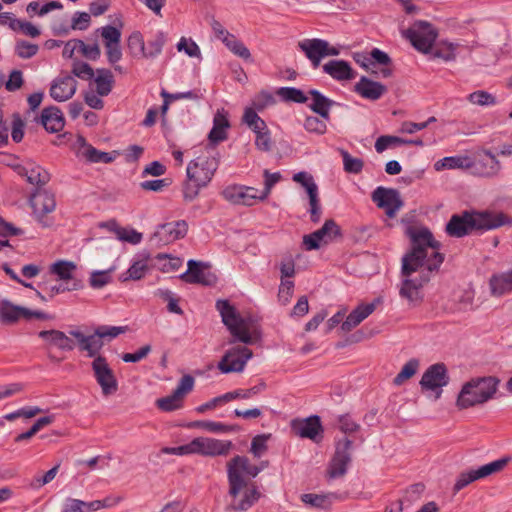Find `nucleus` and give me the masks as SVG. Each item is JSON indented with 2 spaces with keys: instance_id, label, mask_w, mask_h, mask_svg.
Masks as SVG:
<instances>
[{
  "instance_id": "1",
  "label": "nucleus",
  "mask_w": 512,
  "mask_h": 512,
  "mask_svg": "<svg viewBox=\"0 0 512 512\" xmlns=\"http://www.w3.org/2000/svg\"><path fill=\"white\" fill-rule=\"evenodd\" d=\"M407 234L411 250L402 258L403 280L399 294L408 302L416 303L421 301V289L429 282L430 273L443 263L444 255L438 252L440 243L434 240L429 229L409 228Z\"/></svg>"
},
{
  "instance_id": "2",
  "label": "nucleus",
  "mask_w": 512,
  "mask_h": 512,
  "mask_svg": "<svg viewBox=\"0 0 512 512\" xmlns=\"http://www.w3.org/2000/svg\"><path fill=\"white\" fill-rule=\"evenodd\" d=\"M505 216L501 213L463 211L453 214L446 224L445 231L451 237L461 238L473 231H486L505 224Z\"/></svg>"
},
{
  "instance_id": "3",
  "label": "nucleus",
  "mask_w": 512,
  "mask_h": 512,
  "mask_svg": "<svg viewBox=\"0 0 512 512\" xmlns=\"http://www.w3.org/2000/svg\"><path fill=\"white\" fill-rule=\"evenodd\" d=\"M218 165V158L209 152L189 162L186 168L187 180L183 185L185 201H192L198 196L200 190L212 180Z\"/></svg>"
},
{
  "instance_id": "4",
  "label": "nucleus",
  "mask_w": 512,
  "mask_h": 512,
  "mask_svg": "<svg viewBox=\"0 0 512 512\" xmlns=\"http://www.w3.org/2000/svg\"><path fill=\"white\" fill-rule=\"evenodd\" d=\"M498 380L495 377L474 378L466 382L457 398V406L467 409L490 400L497 391Z\"/></svg>"
},
{
  "instance_id": "5",
  "label": "nucleus",
  "mask_w": 512,
  "mask_h": 512,
  "mask_svg": "<svg viewBox=\"0 0 512 512\" xmlns=\"http://www.w3.org/2000/svg\"><path fill=\"white\" fill-rule=\"evenodd\" d=\"M216 309L222 317V322L233 336V339L229 341L230 344L236 341L253 344L257 341L258 336L255 332H250L247 320L241 317L227 300H218Z\"/></svg>"
},
{
  "instance_id": "6",
  "label": "nucleus",
  "mask_w": 512,
  "mask_h": 512,
  "mask_svg": "<svg viewBox=\"0 0 512 512\" xmlns=\"http://www.w3.org/2000/svg\"><path fill=\"white\" fill-rule=\"evenodd\" d=\"M405 36L416 50L424 54H429L438 33L430 23L426 21H416L407 29Z\"/></svg>"
},
{
  "instance_id": "7",
  "label": "nucleus",
  "mask_w": 512,
  "mask_h": 512,
  "mask_svg": "<svg viewBox=\"0 0 512 512\" xmlns=\"http://www.w3.org/2000/svg\"><path fill=\"white\" fill-rule=\"evenodd\" d=\"M91 369L95 381L101 388L103 396L107 397L117 392V378L104 356H97L93 359Z\"/></svg>"
},
{
  "instance_id": "8",
  "label": "nucleus",
  "mask_w": 512,
  "mask_h": 512,
  "mask_svg": "<svg viewBox=\"0 0 512 512\" xmlns=\"http://www.w3.org/2000/svg\"><path fill=\"white\" fill-rule=\"evenodd\" d=\"M252 357L251 349L240 345L234 346L224 353L217 367L224 374L239 373L244 370L247 361Z\"/></svg>"
},
{
  "instance_id": "9",
  "label": "nucleus",
  "mask_w": 512,
  "mask_h": 512,
  "mask_svg": "<svg viewBox=\"0 0 512 512\" xmlns=\"http://www.w3.org/2000/svg\"><path fill=\"white\" fill-rule=\"evenodd\" d=\"M341 237L340 226L333 219H328L320 229L308 235H304L303 244L306 250H316L319 249L322 244H328Z\"/></svg>"
},
{
  "instance_id": "10",
  "label": "nucleus",
  "mask_w": 512,
  "mask_h": 512,
  "mask_svg": "<svg viewBox=\"0 0 512 512\" xmlns=\"http://www.w3.org/2000/svg\"><path fill=\"white\" fill-rule=\"evenodd\" d=\"M252 464L244 456H235L227 464V477L229 482V495H235L246 487L247 480L244 475L248 473Z\"/></svg>"
},
{
  "instance_id": "11",
  "label": "nucleus",
  "mask_w": 512,
  "mask_h": 512,
  "mask_svg": "<svg viewBox=\"0 0 512 512\" xmlns=\"http://www.w3.org/2000/svg\"><path fill=\"white\" fill-rule=\"evenodd\" d=\"M449 380L446 366L443 363H436L425 370L419 384L422 390L435 391L438 399L442 394V388L448 385Z\"/></svg>"
},
{
  "instance_id": "12",
  "label": "nucleus",
  "mask_w": 512,
  "mask_h": 512,
  "mask_svg": "<svg viewBox=\"0 0 512 512\" xmlns=\"http://www.w3.org/2000/svg\"><path fill=\"white\" fill-rule=\"evenodd\" d=\"M194 382L191 375H184L171 395L156 401L157 407L164 412H172L182 408L183 399L186 394L193 390Z\"/></svg>"
},
{
  "instance_id": "13",
  "label": "nucleus",
  "mask_w": 512,
  "mask_h": 512,
  "mask_svg": "<svg viewBox=\"0 0 512 512\" xmlns=\"http://www.w3.org/2000/svg\"><path fill=\"white\" fill-rule=\"evenodd\" d=\"M371 199L379 208L385 210L389 218H394L404 205L399 191L394 188L379 186L372 192Z\"/></svg>"
},
{
  "instance_id": "14",
  "label": "nucleus",
  "mask_w": 512,
  "mask_h": 512,
  "mask_svg": "<svg viewBox=\"0 0 512 512\" xmlns=\"http://www.w3.org/2000/svg\"><path fill=\"white\" fill-rule=\"evenodd\" d=\"M352 441L344 438L336 444L335 454L329 464L327 475L335 479L342 477L347 472V467L351 462Z\"/></svg>"
},
{
  "instance_id": "15",
  "label": "nucleus",
  "mask_w": 512,
  "mask_h": 512,
  "mask_svg": "<svg viewBox=\"0 0 512 512\" xmlns=\"http://www.w3.org/2000/svg\"><path fill=\"white\" fill-rule=\"evenodd\" d=\"M188 224L185 220L161 224L150 238L156 245H166L186 236Z\"/></svg>"
},
{
  "instance_id": "16",
  "label": "nucleus",
  "mask_w": 512,
  "mask_h": 512,
  "mask_svg": "<svg viewBox=\"0 0 512 512\" xmlns=\"http://www.w3.org/2000/svg\"><path fill=\"white\" fill-rule=\"evenodd\" d=\"M20 318L24 319H47L48 316L41 311H33L28 308L13 304L7 299L0 301V320L4 324H13Z\"/></svg>"
},
{
  "instance_id": "17",
  "label": "nucleus",
  "mask_w": 512,
  "mask_h": 512,
  "mask_svg": "<svg viewBox=\"0 0 512 512\" xmlns=\"http://www.w3.org/2000/svg\"><path fill=\"white\" fill-rule=\"evenodd\" d=\"M194 446V454L203 456H225L227 455L233 444L229 440H219L208 437H198L192 440Z\"/></svg>"
},
{
  "instance_id": "18",
  "label": "nucleus",
  "mask_w": 512,
  "mask_h": 512,
  "mask_svg": "<svg viewBox=\"0 0 512 512\" xmlns=\"http://www.w3.org/2000/svg\"><path fill=\"white\" fill-rule=\"evenodd\" d=\"M187 265L188 270L180 275L183 281L205 286H211L216 283L217 278L214 273L209 271L207 264L191 259Z\"/></svg>"
},
{
  "instance_id": "19",
  "label": "nucleus",
  "mask_w": 512,
  "mask_h": 512,
  "mask_svg": "<svg viewBox=\"0 0 512 512\" xmlns=\"http://www.w3.org/2000/svg\"><path fill=\"white\" fill-rule=\"evenodd\" d=\"M222 196L228 202L236 205L252 206L259 200V191L254 187L230 185L222 191Z\"/></svg>"
},
{
  "instance_id": "20",
  "label": "nucleus",
  "mask_w": 512,
  "mask_h": 512,
  "mask_svg": "<svg viewBox=\"0 0 512 512\" xmlns=\"http://www.w3.org/2000/svg\"><path fill=\"white\" fill-rule=\"evenodd\" d=\"M266 388L265 383H259L256 386H253L249 389H238L235 391L227 392L221 396L215 397L208 401L207 403H204L197 407V412L203 413L206 410L212 409L216 407L220 403L229 402L234 399H248L251 398L254 395L259 394Z\"/></svg>"
},
{
  "instance_id": "21",
  "label": "nucleus",
  "mask_w": 512,
  "mask_h": 512,
  "mask_svg": "<svg viewBox=\"0 0 512 512\" xmlns=\"http://www.w3.org/2000/svg\"><path fill=\"white\" fill-rule=\"evenodd\" d=\"M33 213L37 219L42 222L44 226H48V223L43 221V217L54 211L56 202L54 195L46 190L38 189L30 199Z\"/></svg>"
},
{
  "instance_id": "22",
  "label": "nucleus",
  "mask_w": 512,
  "mask_h": 512,
  "mask_svg": "<svg viewBox=\"0 0 512 512\" xmlns=\"http://www.w3.org/2000/svg\"><path fill=\"white\" fill-rule=\"evenodd\" d=\"M77 89V81L70 75L56 78L50 87V96L58 102H64L73 97Z\"/></svg>"
},
{
  "instance_id": "23",
  "label": "nucleus",
  "mask_w": 512,
  "mask_h": 512,
  "mask_svg": "<svg viewBox=\"0 0 512 512\" xmlns=\"http://www.w3.org/2000/svg\"><path fill=\"white\" fill-rule=\"evenodd\" d=\"M292 430L301 438L316 440L317 436L322 432V425L319 416L314 415L305 419H297L292 421Z\"/></svg>"
},
{
  "instance_id": "24",
  "label": "nucleus",
  "mask_w": 512,
  "mask_h": 512,
  "mask_svg": "<svg viewBox=\"0 0 512 512\" xmlns=\"http://www.w3.org/2000/svg\"><path fill=\"white\" fill-rule=\"evenodd\" d=\"M298 47L311 61L314 68L320 65L321 59L325 57L327 41L319 38L304 39L298 42Z\"/></svg>"
},
{
  "instance_id": "25",
  "label": "nucleus",
  "mask_w": 512,
  "mask_h": 512,
  "mask_svg": "<svg viewBox=\"0 0 512 512\" xmlns=\"http://www.w3.org/2000/svg\"><path fill=\"white\" fill-rule=\"evenodd\" d=\"M230 496L232 501L228 506L229 510L246 511L258 501L260 493L254 486H248L246 483V487Z\"/></svg>"
},
{
  "instance_id": "26",
  "label": "nucleus",
  "mask_w": 512,
  "mask_h": 512,
  "mask_svg": "<svg viewBox=\"0 0 512 512\" xmlns=\"http://www.w3.org/2000/svg\"><path fill=\"white\" fill-rule=\"evenodd\" d=\"M69 333L77 340L79 349L87 352L88 357L95 359L97 356H101L99 352L104 346V341L101 340L96 331L88 336L79 330H71Z\"/></svg>"
},
{
  "instance_id": "27",
  "label": "nucleus",
  "mask_w": 512,
  "mask_h": 512,
  "mask_svg": "<svg viewBox=\"0 0 512 512\" xmlns=\"http://www.w3.org/2000/svg\"><path fill=\"white\" fill-rule=\"evenodd\" d=\"M380 303V299H375L368 304H360L347 316L346 320L342 323L341 329L343 332H349L365 320L370 314L374 312L376 306Z\"/></svg>"
},
{
  "instance_id": "28",
  "label": "nucleus",
  "mask_w": 512,
  "mask_h": 512,
  "mask_svg": "<svg viewBox=\"0 0 512 512\" xmlns=\"http://www.w3.org/2000/svg\"><path fill=\"white\" fill-rule=\"evenodd\" d=\"M230 124L227 118V113L224 109L217 110L214 119H213V127L211 131L209 132L208 139H209V145L207 146L208 149H213L211 146H214L218 144L219 142H222L226 140L227 138V132L226 130L229 128Z\"/></svg>"
},
{
  "instance_id": "29",
  "label": "nucleus",
  "mask_w": 512,
  "mask_h": 512,
  "mask_svg": "<svg viewBox=\"0 0 512 512\" xmlns=\"http://www.w3.org/2000/svg\"><path fill=\"white\" fill-rule=\"evenodd\" d=\"M355 91L363 98L375 101L380 99L387 92V88L380 82L362 76L355 85Z\"/></svg>"
},
{
  "instance_id": "30",
  "label": "nucleus",
  "mask_w": 512,
  "mask_h": 512,
  "mask_svg": "<svg viewBox=\"0 0 512 512\" xmlns=\"http://www.w3.org/2000/svg\"><path fill=\"white\" fill-rule=\"evenodd\" d=\"M484 154L488 159H478L474 162L471 161L470 169L473 174L478 176H495L500 170V162L490 151H485Z\"/></svg>"
},
{
  "instance_id": "31",
  "label": "nucleus",
  "mask_w": 512,
  "mask_h": 512,
  "mask_svg": "<svg viewBox=\"0 0 512 512\" xmlns=\"http://www.w3.org/2000/svg\"><path fill=\"white\" fill-rule=\"evenodd\" d=\"M40 122L45 130L50 133L61 131L65 124L63 113L56 106L44 108L41 113Z\"/></svg>"
},
{
  "instance_id": "32",
  "label": "nucleus",
  "mask_w": 512,
  "mask_h": 512,
  "mask_svg": "<svg viewBox=\"0 0 512 512\" xmlns=\"http://www.w3.org/2000/svg\"><path fill=\"white\" fill-rule=\"evenodd\" d=\"M308 94L311 97V103L308 107L324 120H330V109L337 103L315 89L309 90Z\"/></svg>"
},
{
  "instance_id": "33",
  "label": "nucleus",
  "mask_w": 512,
  "mask_h": 512,
  "mask_svg": "<svg viewBox=\"0 0 512 512\" xmlns=\"http://www.w3.org/2000/svg\"><path fill=\"white\" fill-rule=\"evenodd\" d=\"M38 336L45 340L48 345L63 351H71L75 347L73 340L60 330H43L38 333Z\"/></svg>"
},
{
  "instance_id": "34",
  "label": "nucleus",
  "mask_w": 512,
  "mask_h": 512,
  "mask_svg": "<svg viewBox=\"0 0 512 512\" xmlns=\"http://www.w3.org/2000/svg\"><path fill=\"white\" fill-rule=\"evenodd\" d=\"M323 71L338 81L350 80L355 73L350 64L344 60H331L323 65Z\"/></svg>"
},
{
  "instance_id": "35",
  "label": "nucleus",
  "mask_w": 512,
  "mask_h": 512,
  "mask_svg": "<svg viewBox=\"0 0 512 512\" xmlns=\"http://www.w3.org/2000/svg\"><path fill=\"white\" fill-rule=\"evenodd\" d=\"M73 150L78 158L85 159L88 162L95 163L97 161L99 150L86 142V139L78 135L73 143Z\"/></svg>"
},
{
  "instance_id": "36",
  "label": "nucleus",
  "mask_w": 512,
  "mask_h": 512,
  "mask_svg": "<svg viewBox=\"0 0 512 512\" xmlns=\"http://www.w3.org/2000/svg\"><path fill=\"white\" fill-rule=\"evenodd\" d=\"M491 292L495 296H501L512 291V270L494 275L490 279Z\"/></svg>"
},
{
  "instance_id": "37",
  "label": "nucleus",
  "mask_w": 512,
  "mask_h": 512,
  "mask_svg": "<svg viewBox=\"0 0 512 512\" xmlns=\"http://www.w3.org/2000/svg\"><path fill=\"white\" fill-rule=\"evenodd\" d=\"M97 75L94 78L96 84V92L100 96H107L114 84V77L109 69L101 68L97 69Z\"/></svg>"
},
{
  "instance_id": "38",
  "label": "nucleus",
  "mask_w": 512,
  "mask_h": 512,
  "mask_svg": "<svg viewBox=\"0 0 512 512\" xmlns=\"http://www.w3.org/2000/svg\"><path fill=\"white\" fill-rule=\"evenodd\" d=\"M338 496L335 493L328 494H313L307 493L301 495V500L307 505L312 507L321 508V509H329L334 500H336Z\"/></svg>"
},
{
  "instance_id": "39",
  "label": "nucleus",
  "mask_w": 512,
  "mask_h": 512,
  "mask_svg": "<svg viewBox=\"0 0 512 512\" xmlns=\"http://www.w3.org/2000/svg\"><path fill=\"white\" fill-rule=\"evenodd\" d=\"M471 159L467 156H449L438 160L434 164L436 171L444 169H470Z\"/></svg>"
},
{
  "instance_id": "40",
  "label": "nucleus",
  "mask_w": 512,
  "mask_h": 512,
  "mask_svg": "<svg viewBox=\"0 0 512 512\" xmlns=\"http://www.w3.org/2000/svg\"><path fill=\"white\" fill-rule=\"evenodd\" d=\"M167 40V36L162 31H156L151 35L150 39L147 41V46H145V58H155L161 52L162 48L165 45Z\"/></svg>"
},
{
  "instance_id": "41",
  "label": "nucleus",
  "mask_w": 512,
  "mask_h": 512,
  "mask_svg": "<svg viewBox=\"0 0 512 512\" xmlns=\"http://www.w3.org/2000/svg\"><path fill=\"white\" fill-rule=\"evenodd\" d=\"M456 49L457 44L443 41L438 43L435 47L432 46V49L429 53L433 58H439L444 61H453L456 58Z\"/></svg>"
},
{
  "instance_id": "42",
  "label": "nucleus",
  "mask_w": 512,
  "mask_h": 512,
  "mask_svg": "<svg viewBox=\"0 0 512 512\" xmlns=\"http://www.w3.org/2000/svg\"><path fill=\"white\" fill-rule=\"evenodd\" d=\"M109 225L120 241L136 245L142 240V234L135 229L128 230L126 228L119 227L116 222H112Z\"/></svg>"
},
{
  "instance_id": "43",
  "label": "nucleus",
  "mask_w": 512,
  "mask_h": 512,
  "mask_svg": "<svg viewBox=\"0 0 512 512\" xmlns=\"http://www.w3.org/2000/svg\"><path fill=\"white\" fill-rule=\"evenodd\" d=\"M509 461H510L509 457H503V458L497 459L493 462H490L488 464H485V465L475 469L476 474L479 479H483L492 474L502 471L506 467V465L509 463Z\"/></svg>"
},
{
  "instance_id": "44",
  "label": "nucleus",
  "mask_w": 512,
  "mask_h": 512,
  "mask_svg": "<svg viewBox=\"0 0 512 512\" xmlns=\"http://www.w3.org/2000/svg\"><path fill=\"white\" fill-rule=\"evenodd\" d=\"M148 269L147 263L145 260L135 261L129 269L120 276V280L122 282L128 280H140L144 277L146 271Z\"/></svg>"
},
{
  "instance_id": "45",
  "label": "nucleus",
  "mask_w": 512,
  "mask_h": 512,
  "mask_svg": "<svg viewBox=\"0 0 512 512\" xmlns=\"http://www.w3.org/2000/svg\"><path fill=\"white\" fill-rule=\"evenodd\" d=\"M76 270V265L71 261L60 260L51 265L50 271L57 275L61 280H69L72 273Z\"/></svg>"
},
{
  "instance_id": "46",
  "label": "nucleus",
  "mask_w": 512,
  "mask_h": 512,
  "mask_svg": "<svg viewBox=\"0 0 512 512\" xmlns=\"http://www.w3.org/2000/svg\"><path fill=\"white\" fill-rule=\"evenodd\" d=\"M277 95L287 102L306 103L308 100L303 91L295 87H281L277 90Z\"/></svg>"
},
{
  "instance_id": "47",
  "label": "nucleus",
  "mask_w": 512,
  "mask_h": 512,
  "mask_svg": "<svg viewBox=\"0 0 512 512\" xmlns=\"http://www.w3.org/2000/svg\"><path fill=\"white\" fill-rule=\"evenodd\" d=\"M419 368V360L412 358L405 363L401 371L396 375L393 383L397 386L401 385L405 380L414 376Z\"/></svg>"
},
{
  "instance_id": "48",
  "label": "nucleus",
  "mask_w": 512,
  "mask_h": 512,
  "mask_svg": "<svg viewBox=\"0 0 512 512\" xmlns=\"http://www.w3.org/2000/svg\"><path fill=\"white\" fill-rule=\"evenodd\" d=\"M26 179L30 184L45 185L49 179V173L40 166L29 167V171H26Z\"/></svg>"
},
{
  "instance_id": "49",
  "label": "nucleus",
  "mask_w": 512,
  "mask_h": 512,
  "mask_svg": "<svg viewBox=\"0 0 512 512\" xmlns=\"http://www.w3.org/2000/svg\"><path fill=\"white\" fill-rule=\"evenodd\" d=\"M128 49L130 53L135 57H145V43L143 36L140 32L135 31L129 37L127 41Z\"/></svg>"
},
{
  "instance_id": "50",
  "label": "nucleus",
  "mask_w": 512,
  "mask_h": 512,
  "mask_svg": "<svg viewBox=\"0 0 512 512\" xmlns=\"http://www.w3.org/2000/svg\"><path fill=\"white\" fill-rule=\"evenodd\" d=\"M72 74L81 80H92L95 76L93 68L86 62L74 60L72 63Z\"/></svg>"
},
{
  "instance_id": "51",
  "label": "nucleus",
  "mask_w": 512,
  "mask_h": 512,
  "mask_svg": "<svg viewBox=\"0 0 512 512\" xmlns=\"http://www.w3.org/2000/svg\"><path fill=\"white\" fill-rule=\"evenodd\" d=\"M344 170L348 173L358 174L362 171L364 163L360 158L352 157L346 150L341 149Z\"/></svg>"
},
{
  "instance_id": "52",
  "label": "nucleus",
  "mask_w": 512,
  "mask_h": 512,
  "mask_svg": "<svg viewBox=\"0 0 512 512\" xmlns=\"http://www.w3.org/2000/svg\"><path fill=\"white\" fill-rule=\"evenodd\" d=\"M309 204H310V216L311 221L314 223L319 222L321 217V206L318 198V187L313 185L309 188Z\"/></svg>"
},
{
  "instance_id": "53",
  "label": "nucleus",
  "mask_w": 512,
  "mask_h": 512,
  "mask_svg": "<svg viewBox=\"0 0 512 512\" xmlns=\"http://www.w3.org/2000/svg\"><path fill=\"white\" fill-rule=\"evenodd\" d=\"M468 101L478 106H492L496 104V98L487 91L478 90L468 95Z\"/></svg>"
},
{
  "instance_id": "54",
  "label": "nucleus",
  "mask_w": 512,
  "mask_h": 512,
  "mask_svg": "<svg viewBox=\"0 0 512 512\" xmlns=\"http://www.w3.org/2000/svg\"><path fill=\"white\" fill-rule=\"evenodd\" d=\"M191 427L201 428L212 433H225L232 430L230 426L223 423L208 420L195 421L191 424Z\"/></svg>"
},
{
  "instance_id": "55",
  "label": "nucleus",
  "mask_w": 512,
  "mask_h": 512,
  "mask_svg": "<svg viewBox=\"0 0 512 512\" xmlns=\"http://www.w3.org/2000/svg\"><path fill=\"white\" fill-rule=\"evenodd\" d=\"M327 121L328 120L320 119L316 116H308L304 121V128L310 133L323 135L327 130Z\"/></svg>"
},
{
  "instance_id": "56",
  "label": "nucleus",
  "mask_w": 512,
  "mask_h": 512,
  "mask_svg": "<svg viewBox=\"0 0 512 512\" xmlns=\"http://www.w3.org/2000/svg\"><path fill=\"white\" fill-rule=\"evenodd\" d=\"M111 270H97L93 271L89 278V284L94 289L103 288L105 285L109 284L112 280L110 275Z\"/></svg>"
},
{
  "instance_id": "57",
  "label": "nucleus",
  "mask_w": 512,
  "mask_h": 512,
  "mask_svg": "<svg viewBox=\"0 0 512 512\" xmlns=\"http://www.w3.org/2000/svg\"><path fill=\"white\" fill-rule=\"evenodd\" d=\"M77 51L80 52L85 58L95 61L100 58L101 50L97 43L88 45L84 41L77 39Z\"/></svg>"
},
{
  "instance_id": "58",
  "label": "nucleus",
  "mask_w": 512,
  "mask_h": 512,
  "mask_svg": "<svg viewBox=\"0 0 512 512\" xmlns=\"http://www.w3.org/2000/svg\"><path fill=\"white\" fill-rule=\"evenodd\" d=\"M38 50V45L29 43L25 40H19L16 42L15 52L18 55V57L22 59L32 58L34 55L37 54Z\"/></svg>"
},
{
  "instance_id": "59",
  "label": "nucleus",
  "mask_w": 512,
  "mask_h": 512,
  "mask_svg": "<svg viewBox=\"0 0 512 512\" xmlns=\"http://www.w3.org/2000/svg\"><path fill=\"white\" fill-rule=\"evenodd\" d=\"M405 139L397 137V136H390V135H383L380 136L376 142H375V150L378 153L384 152L389 147L395 146V145H404Z\"/></svg>"
},
{
  "instance_id": "60",
  "label": "nucleus",
  "mask_w": 512,
  "mask_h": 512,
  "mask_svg": "<svg viewBox=\"0 0 512 512\" xmlns=\"http://www.w3.org/2000/svg\"><path fill=\"white\" fill-rule=\"evenodd\" d=\"M97 32H100L104 40V45H106V43L116 44L121 41V30L115 26L106 25L97 29Z\"/></svg>"
},
{
  "instance_id": "61",
  "label": "nucleus",
  "mask_w": 512,
  "mask_h": 512,
  "mask_svg": "<svg viewBox=\"0 0 512 512\" xmlns=\"http://www.w3.org/2000/svg\"><path fill=\"white\" fill-rule=\"evenodd\" d=\"M225 46L236 56L244 60H251V53L249 49L235 36L228 41Z\"/></svg>"
},
{
  "instance_id": "62",
  "label": "nucleus",
  "mask_w": 512,
  "mask_h": 512,
  "mask_svg": "<svg viewBox=\"0 0 512 512\" xmlns=\"http://www.w3.org/2000/svg\"><path fill=\"white\" fill-rule=\"evenodd\" d=\"M479 480L475 469L464 471L459 474L453 487V492L456 494L470 483Z\"/></svg>"
},
{
  "instance_id": "63",
  "label": "nucleus",
  "mask_w": 512,
  "mask_h": 512,
  "mask_svg": "<svg viewBox=\"0 0 512 512\" xmlns=\"http://www.w3.org/2000/svg\"><path fill=\"white\" fill-rule=\"evenodd\" d=\"M264 189L263 191L259 192V200H265L270 192L273 186L280 180L281 175L280 173H270L268 170H264Z\"/></svg>"
},
{
  "instance_id": "64",
  "label": "nucleus",
  "mask_w": 512,
  "mask_h": 512,
  "mask_svg": "<svg viewBox=\"0 0 512 512\" xmlns=\"http://www.w3.org/2000/svg\"><path fill=\"white\" fill-rule=\"evenodd\" d=\"M177 50L184 51L189 57H200L201 52L199 46L191 39L182 37L177 43Z\"/></svg>"
}]
</instances>
